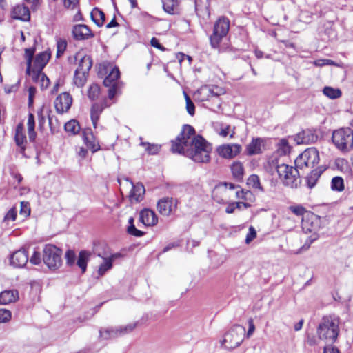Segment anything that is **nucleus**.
I'll return each instance as SVG.
<instances>
[{"label":"nucleus","mask_w":353,"mask_h":353,"mask_svg":"<svg viewBox=\"0 0 353 353\" xmlns=\"http://www.w3.org/2000/svg\"><path fill=\"white\" fill-rule=\"evenodd\" d=\"M194 134L195 130L192 126L183 125L180 134L171 141V151L182 154L196 163H209L212 145L203 137Z\"/></svg>","instance_id":"nucleus-1"},{"label":"nucleus","mask_w":353,"mask_h":353,"mask_svg":"<svg viewBox=\"0 0 353 353\" xmlns=\"http://www.w3.org/2000/svg\"><path fill=\"white\" fill-rule=\"evenodd\" d=\"M339 318L335 316H323L317 327V334L321 340L333 343L339 334Z\"/></svg>","instance_id":"nucleus-2"},{"label":"nucleus","mask_w":353,"mask_h":353,"mask_svg":"<svg viewBox=\"0 0 353 353\" xmlns=\"http://www.w3.org/2000/svg\"><path fill=\"white\" fill-rule=\"evenodd\" d=\"M332 140L336 148L342 152L353 148V130L350 128H341L333 132Z\"/></svg>","instance_id":"nucleus-3"},{"label":"nucleus","mask_w":353,"mask_h":353,"mask_svg":"<svg viewBox=\"0 0 353 353\" xmlns=\"http://www.w3.org/2000/svg\"><path fill=\"white\" fill-rule=\"evenodd\" d=\"M245 335V327L234 325L223 335V339L221 341V345L229 350L236 348L243 341Z\"/></svg>","instance_id":"nucleus-4"},{"label":"nucleus","mask_w":353,"mask_h":353,"mask_svg":"<svg viewBox=\"0 0 353 353\" xmlns=\"http://www.w3.org/2000/svg\"><path fill=\"white\" fill-rule=\"evenodd\" d=\"M276 170L284 185L296 188L300 184V174L296 167L293 168L286 164H281L277 165Z\"/></svg>","instance_id":"nucleus-5"},{"label":"nucleus","mask_w":353,"mask_h":353,"mask_svg":"<svg viewBox=\"0 0 353 353\" xmlns=\"http://www.w3.org/2000/svg\"><path fill=\"white\" fill-rule=\"evenodd\" d=\"M62 250L57 246L48 244L43 250V260L49 269L55 270L62 265Z\"/></svg>","instance_id":"nucleus-6"},{"label":"nucleus","mask_w":353,"mask_h":353,"mask_svg":"<svg viewBox=\"0 0 353 353\" xmlns=\"http://www.w3.org/2000/svg\"><path fill=\"white\" fill-rule=\"evenodd\" d=\"M230 20L225 17H219L214 25L213 32L210 37L212 48H218L222 39L228 33Z\"/></svg>","instance_id":"nucleus-7"},{"label":"nucleus","mask_w":353,"mask_h":353,"mask_svg":"<svg viewBox=\"0 0 353 353\" xmlns=\"http://www.w3.org/2000/svg\"><path fill=\"white\" fill-rule=\"evenodd\" d=\"M225 91L223 88L217 85H205L201 86L194 94L196 99L200 101H206L214 99L217 106H221L219 97L224 94Z\"/></svg>","instance_id":"nucleus-8"},{"label":"nucleus","mask_w":353,"mask_h":353,"mask_svg":"<svg viewBox=\"0 0 353 353\" xmlns=\"http://www.w3.org/2000/svg\"><path fill=\"white\" fill-rule=\"evenodd\" d=\"M319 152L315 148H309L303 152L296 159L295 166L298 170L312 168L319 163Z\"/></svg>","instance_id":"nucleus-9"},{"label":"nucleus","mask_w":353,"mask_h":353,"mask_svg":"<svg viewBox=\"0 0 353 353\" xmlns=\"http://www.w3.org/2000/svg\"><path fill=\"white\" fill-rule=\"evenodd\" d=\"M97 77L103 79V84L108 89V97L110 99V62L104 61L99 63L97 68Z\"/></svg>","instance_id":"nucleus-10"},{"label":"nucleus","mask_w":353,"mask_h":353,"mask_svg":"<svg viewBox=\"0 0 353 353\" xmlns=\"http://www.w3.org/2000/svg\"><path fill=\"white\" fill-rule=\"evenodd\" d=\"M121 73L117 66L112 68V104L115 103L114 98L122 94V90L125 86V83L119 81Z\"/></svg>","instance_id":"nucleus-11"},{"label":"nucleus","mask_w":353,"mask_h":353,"mask_svg":"<svg viewBox=\"0 0 353 353\" xmlns=\"http://www.w3.org/2000/svg\"><path fill=\"white\" fill-rule=\"evenodd\" d=\"M124 180L126 183L127 189H130V198L131 201H141L145 192L143 185L139 183L134 185L129 178H125Z\"/></svg>","instance_id":"nucleus-12"},{"label":"nucleus","mask_w":353,"mask_h":353,"mask_svg":"<svg viewBox=\"0 0 353 353\" xmlns=\"http://www.w3.org/2000/svg\"><path fill=\"white\" fill-rule=\"evenodd\" d=\"M72 99L69 93L63 92L60 94L54 101V107L59 114L67 112L72 104Z\"/></svg>","instance_id":"nucleus-13"},{"label":"nucleus","mask_w":353,"mask_h":353,"mask_svg":"<svg viewBox=\"0 0 353 353\" xmlns=\"http://www.w3.org/2000/svg\"><path fill=\"white\" fill-rule=\"evenodd\" d=\"M294 140L298 145L312 144L318 140V135L310 129L302 130L294 137Z\"/></svg>","instance_id":"nucleus-14"},{"label":"nucleus","mask_w":353,"mask_h":353,"mask_svg":"<svg viewBox=\"0 0 353 353\" xmlns=\"http://www.w3.org/2000/svg\"><path fill=\"white\" fill-rule=\"evenodd\" d=\"M241 151V146L239 144H225L217 148L218 154L225 159H232L239 154Z\"/></svg>","instance_id":"nucleus-15"},{"label":"nucleus","mask_w":353,"mask_h":353,"mask_svg":"<svg viewBox=\"0 0 353 353\" xmlns=\"http://www.w3.org/2000/svg\"><path fill=\"white\" fill-rule=\"evenodd\" d=\"M157 208L162 215L169 216L176 208V201L173 198H163L158 202Z\"/></svg>","instance_id":"nucleus-16"},{"label":"nucleus","mask_w":353,"mask_h":353,"mask_svg":"<svg viewBox=\"0 0 353 353\" xmlns=\"http://www.w3.org/2000/svg\"><path fill=\"white\" fill-rule=\"evenodd\" d=\"M72 34L73 38L78 41L88 39L94 36L90 28L84 24L74 26Z\"/></svg>","instance_id":"nucleus-17"},{"label":"nucleus","mask_w":353,"mask_h":353,"mask_svg":"<svg viewBox=\"0 0 353 353\" xmlns=\"http://www.w3.org/2000/svg\"><path fill=\"white\" fill-rule=\"evenodd\" d=\"M28 261V252L25 249L14 252L10 256V264L15 268L24 267Z\"/></svg>","instance_id":"nucleus-18"},{"label":"nucleus","mask_w":353,"mask_h":353,"mask_svg":"<svg viewBox=\"0 0 353 353\" xmlns=\"http://www.w3.org/2000/svg\"><path fill=\"white\" fill-rule=\"evenodd\" d=\"M139 221L145 226H152L157 223L158 218L154 211L145 208L139 213Z\"/></svg>","instance_id":"nucleus-19"},{"label":"nucleus","mask_w":353,"mask_h":353,"mask_svg":"<svg viewBox=\"0 0 353 353\" xmlns=\"http://www.w3.org/2000/svg\"><path fill=\"white\" fill-rule=\"evenodd\" d=\"M265 142V139L262 138H253L252 141L246 146L247 154L252 156L262 153Z\"/></svg>","instance_id":"nucleus-20"},{"label":"nucleus","mask_w":353,"mask_h":353,"mask_svg":"<svg viewBox=\"0 0 353 353\" xmlns=\"http://www.w3.org/2000/svg\"><path fill=\"white\" fill-rule=\"evenodd\" d=\"M12 17L23 21H28L30 19L29 8L22 5L16 6L12 11Z\"/></svg>","instance_id":"nucleus-21"},{"label":"nucleus","mask_w":353,"mask_h":353,"mask_svg":"<svg viewBox=\"0 0 353 353\" xmlns=\"http://www.w3.org/2000/svg\"><path fill=\"white\" fill-rule=\"evenodd\" d=\"M14 140L16 144L20 147V152L23 153L26 150L25 143H26V137L23 133V126L22 123L18 124L16 128Z\"/></svg>","instance_id":"nucleus-22"},{"label":"nucleus","mask_w":353,"mask_h":353,"mask_svg":"<svg viewBox=\"0 0 353 353\" xmlns=\"http://www.w3.org/2000/svg\"><path fill=\"white\" fill-rule=\"evenodd\" d=\"M19 299V293L16 290H5L0 293V305H6L15 302Z\"/></svg>","instance_id":"nucleus-23"},{"label":"nucleus","mask_w":353,"mask_h":353,"mask_svg":"<svg viewBox=\"0 0 353 353\" xmlns=\"http://www.w3.org/2000/svg\"><path fill=\"white\" fill-rule=\"evenodd\" d=\"M50 59V53L48 52L47 51H43L39 53L35 57L32 68L43 70Z\"/></svg>","instance_id":"nucleus-24"},{"label":"nucleus","mask_w":353,"mask_h":353,"mask_svg":"<svg viewBox=\"0 0 353 353\" xmlns=\"http://www.w3.org/2000/svg\"><path fill=\"white\" fill-rule=\"evenodd\" d=\"M165 12L170 14H178L180 12L178 0H161Z\"/></svg>","instance_id":"nucleus-25"},{"label":"nucleus","mask_w":353,"mask_h":353,"mask_svg":"<svg viewBox=\"0 0 353 353\" xmlns=\"http://www.w3.org/2000/svg\"><path fill=\"white\" fill-rule=\"evenodd\" d=\"M137 325V323H130L126 325L119 326L112 330V336H121L132 332Z\"/></svg>","instance_id":"nucleus-26"},{"label":"nucleus","mask_w":353,"mask_h":353,"mask_svg":"<svg viewBox=\"0 0 353 353\" xmlns=\"http://www.w3.org/2000/svg\"><path fill=\"white\" fill-rule=\"evenodd\" d=\"M92 253L88 250H81L79 253L77 265L81 268L82 273H85L87 268L88 261Z\"/></svg>","instance_id":"nucleus-27"},{"label":"nucleus","mask_w":353,"mask_h":353,"mask_svg":"<svg viewBox=\"0 0 353 353\" xmlns=\"http://www.w3.org/2000/svg\"><path fill=\"white\" fill-rule=\"evenodd\" d=\"M106 103H102L101 104L95 103L92 105L90 110V116L92 122L94 126L96 127L97 122L99 117V114L103 111V110L107 107Z\"/></svg>","instance_id":"nucleus-28"},{"label":"nucleus","mask_w":353,"mask_h":353,"mask_svg":"<svg viewBox=\"0 0 353 353\" xmlns=\"http://www.w3.org/2000/svg\"><path fill=\"white\" fill-rule=\"evenodd\" d=\"M92 65V62L90 57L85 55L81 58L78 67L75 71L79 72H85L88 74L89 70H90Z\"/></svg>","instance_id":"nucleus-29"},{"label":"nucleus","mask_w":353,"mask_h":353,"mask_svg":"<svg viewBox=\"0 0 353 353\" xmlns=\"http://www.w3.org/2000/svg\"><path fill=\"white\" fill-rule=\"evenodd\" d=\"M322 172L323 170L319 168L314 169L311 171L310 174L306 177L307 184L310 188H312L316 185V181Z\"/></svg>","instance_id":"nucleus-30"},{"label":"nucleus","mask_w":353,"mask_h":353,"mask_svg":"<svg viewBox=\"0 0 353 353\" xmlns=\"http://www.w3.org/2000/svg\"><path fill=\"white\" fill-rule=\"evenodd\" d=\"M232 176L236 180L240 181L243 179L244 174V168L243 164L239 161H235L231 165Z\"/></svg>","instance_id":"nucleus-31"},{"label":"nucleus","mask_w":353,"mask_h":353,"mask_svg":"<svg viewBox=\"0 0 353 353\" xmlns=\"http://www.w3.org/2000/svg\"><path fill=\"white\" fill-rule=\"evenodd\" d=\"M91 18L98 26H101L105 21V14L101 9L94 8L91 12Z\"/></svg>","instance_id":"nucleus-32"},{"label":"nucleus","mask_w":353,"mask_h":353,"mask_svg":"<svg viewBox=\"0 0 353 353\" xmlns=\"http://www.w3.org/2000/svg\"><path fill=\"white\" fill-rule=\"evenodd\" d=\"M83 139L84 143L86 144V145L89 148H90L92 150V152H95L97 150L98 148L97 147V145L92 141L93 135H92L90 130L83 131Z\"/></svg>","instance_id":"nucleus-33"},{"label":"nucleus","mask_w":353,"mask_h":353,"mask_svg":"<svg viewBox=\"0 0 353 353\" xmlns=\"http://www.w3.org/2000/svg\"><path fill=\"white\" fill-rule=\"evenodd\" d=\"M323 93L331 99H336L341 96V91L338 88L326 86L323 90Z\"/></svg>","instance_id":"nucleus-34"},{"label":"nucleus","mask_w":353,"mask_h":353,"mask_svg":"<svg viewBox=\"0 0 353 353\" xmlns=\"http://www.w3.org/2000/svg\"><path fill=\"white\" fill-rule=\"evenodd\" d=\"M65 130L72 134H76L80 130V125L77 121L72 119L68 121L64 125Z\"/></svg>","instance_id":"nucleus-35"},{"label":"nucleus","mask_w":353,"mask_h":353,"mask_svg":"<svg viewBox=\"0 0 353 353\" xmlns=\"http://www.w3.org/2000/svg\"><path fill=\"white\" fill-rule=\"evenodd\" d=\"M35 52V49L34 48H26L25 49V58L26 59V73H29L30 72V67H32V62L34 57V54Z\"/></svg>","instance_id":"nucleus-36"},{"label":"nucleus","mask_w":353,"mask_h":353,"mask_svg":"<svg viewBox=\"0 0 353 353\" xmlns=\"http://www.w3.org/2000/svg\"><path fill=\"white\" fill-rule=\"evenodd\" d=\"M88 75V74H87V73H85V72L77 73V72L75 71L74 75V84L79 88L83 87L87 81Z\"/></svg>","instance_id":"nucleus-37"},{"label":"nucleus","mask_w":353,"mask_h":353,"mask_svg":"<svg viewBox=\"0 0 353 353\" xmlns=\"http://www.w3.org/2000/svg\"><path fill=\"white\" fill-rule=\"evenodd\" d=\"M241 206H244L245 208H248L250 207V204L244 202L231 203L227 206L225 212L228 214H232L234 212L235 209H241Z\"/></svg>","instance_id":"nucleus-38"},{"label":"nucleus","mask_w":353,"mask_h":353,"mask_svg":"<svg viewBox=\"0 0 353 353\" xmlns=\"http://www.w3.org/2000/svg\"><path fill=\"white\" fill-rule=\"evenodd\" d=\"M332 189L336 191H342L344 189V181L341 176H334L332 179Z\"/></svg>","instance_id":"nucleus-39"},{"label":"nucleus","mask_w":353,"mask_h":353,"mask_svg":"<svg viewBox=\"0 0 353 353\" xmlns=\"http://www.w3.org/2000/svg\"><path fill=\"white\" fill-rule=\"evenodd\" d=\"M99 92V86L97 84H92L88 90V97L90 100L94 101L97 99Z\"/></svg>","instance_id":"nucleus-40"},{"label":"nucleus","mask_w":353,"mask_h":353,"mask_svg":"<svg viewBox=\"0 0 353 353\" xmlns=\"http://www.w3.org/2000/svg\"><path fill=\"white\" fill-rule=\"evenodd\" d=\"M141 145L145 147V150L149 154H156L160 150V147L156 144H150L149 143L141 142Z\"/></svg>","instance_id":"nucleus-41"},{"label":"nucleus","mask_w":353,"mask_h":353,"mask_svg":"<svg viewBox=\"0 0 353 353\" xmlns=\"http://www.w3.org/2000/svg\"><path fill=\"white\" fill-rule=\"evenodd\" d=\"M43 73L42 70L30 67V72L26 74L31 76L34 82L39 83Z\"/></svg>","instance_id":"nucleus-42"},{"label":"nucleus","mask_w":353,"mask_h":353,"mask_svg":"<svg viewBox=\"0 0 353 353\" xmlns=\"http://www.w3.org/2000/svg\"><path fill=\"white\" fill-rule=\"evenodd\" d=\"M17 217V209L13 207L10 208L3 217V222L8 223L9 221H15Z\"/></svg>","instance_id":"nucleus-43"},{"label":"nucleus","mask_w":353,"mask_h":353,"mask_svg":"<svg viewBox=\"0 0 353 353\" xmlns=\"http://www.w3.org/2000/svg\"><path fill=\"white\" fill-rule=\"evenodd\" d=\"M185 94V99L186 102V110L188 114L191 116H193L195 114V105L194 103L192 101L190 97L186 94Z\"/></svg>","instance_id":"nucleus-44"},{"label":"nucleus","mask_w":353,"mask_h":353,"mask_svg":"<svg viewBox=\"0 0 353 353\" xmlns=\"http://www.w3.org/2000/svg\"><path fill=\"white\" fill-rule=\"evenodd\" d=\"M110 268V256H106L104 258V263L101 264L99 268V274L100 276L103 275V274Z\"/></svg>","instance_id":"nucleus-45"},{"label":"nucleus","mask_w":353,"mask_h":353,"mask_svg":"<svg viewBox=\"0 0 353 353\" xmlns=\"http://www.w3.org/2000/svg\"><path fill=\"white\" fill-rule=\"evenodd\" d=\"M65 260H66V264L69 266H72L74 264L75 259H76V254L75 252L72 250H68L65 252Z\"/></svg>","instance_id":"nucleus-46"},{"label":"nucleus","mask_w":353,"mask_h":353,"mask_svg":"<svg viewBox=\"0 0 353 353\" xmlns=\"http://www.w3.org/2000/svg\"><path fill=\"white\" fill-rule=\"evenodd\" d=\"M127 232L130 235L140 237L144 235L145 232L136 228L134 225H128Z\"/></svg>","instance_id":"nucleus-47"},{"label":"nucleus","mask_w":353,"mask_h":353,"mask_svg":"<svg viewBox=\"0 0 353 353\" xmlns=\"http://www.w3.org/2000/svg\"><path fill=\"white\" fill-rule=\"evenodd\" d=\"M11 319L10 311L6 309H0V323H6Z\"/></svg>","instance_id":"nucleus-48"},{"label":"nucleus","mask_w":353,"mask_h":353,"mask_svg":"<svg viewBox=\"0 0 353 353\" xmlns=\"http://www.w3.org/2000/svg\"><path fill=\"white\" fill-rule=\"evenodd\" d=\"M250 183H252V186L255 188L259 189L261 191H263V188L261 185L259 178L257 175L253 174L249 179Z\"/></svg>","instance_id":"nucleus-49"},{"label":"nucleus","mask_w":353,"mask_h":353,"mask_svg":"<svg viewBox=\"0 0 353 353\" xmlns=\"http://www.w3.org/2000/svg\"><path fill=\"white\" fill-rule=\"evenodd\" d=\"M20 214L24 216H28L30 214V208L28 202L22 201L21 202Z\"/></svg>","instance_id":"nucleus-50"},{"label":"nucleus","mask_w":353,"mask_h":353,"mask_svg":"<svg viewBox=\"0 0 353 353\" xmlns=\"http://www.w3.org/2000/svg\"><path fill=\"white\" fill-rule=\"evenodd\" d=\"M40 87L42 90L46 89L50 85V79L48 77L43 73L39 81Z\"/></svg>","instance_id":"nucleus-51"},{"label":"nucleus","mask_w":353,"mask_h":353,"mask_svg":"<svg viewBox=\"0 0 353 353\" xmlns=\"http://www.w3.org/2000/svg\"><path fill=\"white\" fill-rule=\"evenodd\" d=\"M41 254L38 251H34L30 259V262L34 265H39L41 263Z\"/></svg>","instance_id":"nucleus-52"},{"label":"nucleus","mask_w":353,"mask_h":353,"mask_svg":"<svg viewBox=\"0 0 353 353\" xmlns=\"http://www.w3.org/2000/svg\"><path fill=\"white\" fill-rule=\"evenodd\" d=\"M290 210L298 216H301L305 212V209L301 205L291 206Z\"/></svg>","instance_id":"nucleus-53"},{"label":"nucleus","mask_w":353,"mask_h":353,"mask_svg":"<svg viewBox=\"0 0 353 353\" xmlns=\"http://www.w3.org/2000/svg\"><path fill=\"white\" fill-rule=\"evenodd\" d=\"M67 47V41L64 39L59 38L57 39V49L65 52Z\"/></svg>","instance_id":"nucleus-54"},{"label":"nucleus","mask_w":353,"mask_h":353,"mask_svg":"<svg viewBox=\"0 0 353 353\" xmlns=\"http://www.w3.org/2000/svg\"><path fill=\"white\" fill-rule=\"evenodd\" d=\"M28 130H32L35 127L34 116L32 113H29L28 118Z\"/></svg>","instance_id":"nucleus-55"},{"label":"nucleus","mask_w":353,"mask_h":353,"mask_svg":"<svg viewBox=\"0 0 353 353\" xmlns=\"http://www.w3.org/2000/svg\"><path fill=\"white\" fill-rule=\"evenodd\" d=\"M256 236V232L253 227H250L249 229V233L247 234L245 241L247 243L252 241Z\"/></svg>","instance_id":"nucleus-56"},{"label":"nucleus","mask_w":353,"mask_h":353,"mask_svg":"<svg viewBox=\"0 0 353 353\" xmlns=\"http://www.w3.org/2000/svg\"><path fill=\"white\" fill-rule=\"evenodd\" d=\"M314 64L317 66H323L325 65H334V62L330 59H320L315 61Z\"/></svg>","instance_id":"nucleus-57"},{"label":"nucleus","mask_w":353,"mask_h":353,"mask_svg":"<svg viewBox=\"0 0 353 353\" xmlns=\"http://www.w3.org/2000/svg\"><path fill=\"white\" fill-rule=\"evenodd\" d=\"M248 325H249V327H248V332H247V337L249 338L250 337L254 330H255V326H254V321L252 318L249 319L248 320Z\"/></svg>","instance_id":"nucleus-58"},{"label":"nucleus","mask_w":353,"mask_h":353,"mask_svg":"<svg viewBox=\"0 0 353 353\" xmlns=\"http://www.w3.org/2000/svg\"><path fill=\"white\" fill-rule=\"evenodd\" d=\"M126 256V250H123L121 252L112 254V263L119 259H123Z\"/></svg>","instance_id":"nucleus-59"},{"label":"nucleus","mask_w":353,"mask_h":353,"mask_svg":"<svg viewBox=\"0 0 353 353\" xmlns=\"http://www.w3.org/2000/svg\"><path fill=\"white\" fill-rule=\"evenodd\" d=\"M79 3V0H64V6L67 8L74 9V7Z\"/></svg>","instance_id":"nucleus-60"},{"label":"nucleus","mask_w":353,"mask_h":353,"mask_svg":"<svg viewBox=\"0 0 353 353\" xmlns=\"http://www.w3.org/2000/svg\"><path fill=\"white\" fill-rule=\"evenodd\" d=\"M150 44L152 46L160 49L162 51H164L165 50V48L159 42V40L155 37L152 38L150 41Z\"/></svg>","instance_id":"nucleus-61"},{"label":"nucleus","mask_w":353,"mask_h":353,"mask_svg":"<svg viewBox=\"0 0 353 353\" xmlns=\"http://www.w3.org/2000/svg\"><path fill=\"white\" fill-rule=\"evenodd\" d=\"M29 96H28V105H31L33 103L34 95L36 92V88L34 87H30L28 89Z\"/></svg>","instance_id":"nucleus-62"},{"label":"nucleus","mask_w":353,"mask_h":353,"mask_svg":"<svg viewBox=\"0 0 353 353\" xmlns=\"http://www.w3.org/2000/svg\"><path fill=\"white\" fill-rule=\"evenodd\" d=\"M323 353H339V350L332 345H327L324 347Z\"/></svg>","instance_id":"nucleus-63"},{"label":"nucleus","mask_w":353,"mask_h":353,"mask_svg":"<svg viewBox=\"0 0 353 353\" xmlns=\"http://www.w3.org/2000/svg\"><path fill=\"white\" fill-rule=\"evenodd\" d=\"M28 138H29L30 141H31V142L34 141V140L36 139V136H37L34 129H33L32 130H28Z\"/></svg>","instance_id":"nucleus-64"}]
</instances>
